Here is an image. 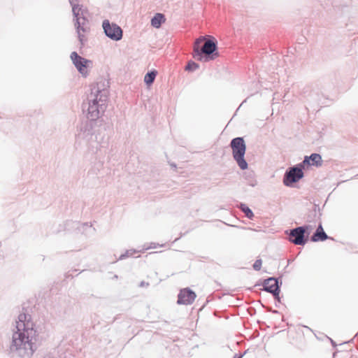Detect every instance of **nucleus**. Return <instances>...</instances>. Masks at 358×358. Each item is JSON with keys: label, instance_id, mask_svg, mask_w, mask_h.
<instances>
[{"label": "nucleus", "instance_id": "nucleus-9", "mask_svg": "<svg viewBox=\"0 0 358 358\" xmlns=\"http://www.w3.org/2000/svg\"><path fill=\"white\" fill-rule=\"evenodd\" d=\"M304 233L305 230L303 227L296 228L291 231L289 239L296 245H303L305 243Z\"/></svg>", "mask_w": 358, "mask_h": 358}, {"label": "nucleus", "instance_id": "nucleus-14", "mask_svg": "<svg viewBox=\"0 0 358 358\" xmlns=\"http://www.w3.org/2000/svg\"><path fill=\"white\" fill-rule=\"evenodd\" d=\"M166 20L165 17L162 13H157L151 20V24L155 28H159L161 24Z\"/></svg>", "mask_w": 358, "mask_h": 358}, {"label": "nucleus", "instance_id": "nucleus-17", "mask_svg": "<svg viewBox=\"0 0 358 358\" xmlns=\"http://www.w3.org/2000/svg\"><path fill=\"white\" fill-rule=\"evenodd\" d=\"M199 69V65L194 62L190 61L185 66V70L189 71H194Z\"/></svg>", "mask_w": 358, "mask_h": 358}, {"label": "nucleus", "instance_id": "nucleus-8", "mask_svg": "<svg viewBox=\"0 0 358 358\" xmlns=\"http://www.w3.org/2000/svg\"><path fill=\"white\" fill-rule=\"evenodd\" d=\"M303 176V173L301 169L292 168L285 174L283 182L285 185L289 186L292 183L299 181Z\"/></svg>", "mask_w": 358, "mask_h": 358}, {"label": "nucleus", "instance_id": "nucleus-11", "mask_svg": "<svg viewBox=\"0 0 358 358\" xmlns=\"http://www.w3.org/2000/svg\"><path fill=\"white\" fill-rule=\"evenodd\" d=\"M96 99L93 100L92 104L88 108L87 118L90 120H95L99 117V110L98 108V102L96 101L97 94L94 95Z\"/></svg>", "mask_w": 358, "mask_h": 358}, {"label": "nucleus", "instance_id": "nucleus-13", "mask_svg": "<svg viewBox=\"0 0 358 358\" xmlns=\"http://www.w3.org/2000/svg\"><path fill=\"white\" fill-rule=\"evenodd\" d=\"M327 235L324 233L322 225H320L317 229L316 232L312 237L313 241H324L327 238Z\"/></svg>", "mask_w": 358, "mask_h": 358}, {"label": "nucleus", "instance_id": "nucleus-12", "mask_svg": "<svg viewBox=\"0 0 358 358\" xmlns=\"http://www.w3.org/2000/svg\"><path fill=\"white\" fill-rule=\"evenodd\" d=\"M322 157L319 154H312L310 157H306L303 163V165H311V166H321L322 165Z\"/></svg>", "mask_w": 358, "mask_h": 358}, {"label": "nucleus", "instance_id": "nucleus-5", "mask_svg": "<svg viewBox=\"0 0 358 358\" xmlns=\"http://www.w3.org/2000/svg\"><path fill=\"white\" fill-rule=\"evenodd\" d=\"M103 28L107 36L115 41H119L122 37V29L115 24H110L108 20H104Z\"/></svg>", "mask_w": 358, "mask_h": 358}, {"label": "nucleus", "instance_id": "nucleus-3", "mask_svg": "<svg viewBox=\"0 0 358 358\" xmlns=\"http://www.w3.org/2000/svg\"><path fill=\"white\" fill-rule=\"evenodd\" d=\"M230 145L234 159L236 161L240 168L242 169H246V162L244 159L245 145L243 138L239 137L234 138Z\"/></svg>", "mask_w": 358, "mask_h": 358}, {"label": "nucleus", "instance_id": "nucleus-15", "mask_svg": "<svg viewBox=\"0 0 358 358\" xmlns=\"http://www.w3.org/2000/svg\"><path fill=\"white\" fill-rule=\"evenodd\" d=\"M157 76V71H153L150 73H148L144 78V81L147 85H150L153 83L155 77Z\"/></svg>", "mask_w": 358, "mask_h": 358}, {"label": "nucleus", "instance_id": "nucleus-19", "mask_svg": "<svg viewBox=\"0 0 358 358\" xmlns=\"http://www.w3.org/2000/svg\"><path fill=\"white\" fill-rule=\"evenodd\" d=\"M253 215V213L248 208V218H252Z\"/></svg>", "mask_w": 358, "mask_h": 358}, {"label": "nucleus", "instance_id": "nucleus-6", "mask_svg": "<svg viewBox=\"0 0 358 358\" xmlns=\"http://www.w3.org/2000/svg\"><path fill=\"white\" fill-rule=\"evenodd\" d=\"M75 26L77 30L78 39L81 45H83L84 43L87 41V34L90 30L88 22L85 17L78 18Z\"/></svg>", "mask_w": 358, "mask_h": 358}, {"label": "nucleus", "instance_id": "nucleus-10", "mask_svg": "<svg viewBox=\"0 0 358 358\" xmlns=\"http://www.w3.org/2000/svg\"><path fill=\"white\" fill-rule=\"evenodd\" d=\"M264 287L267 292L273 293L275 295L278 294L279 287L278 281L275 278H268L266 280L264 283Z\"/></svg>", "mask_w": 358, "mask_h": 358}, {"label": "nucleus", "instance_id": "nucleus-1", "mask_svg": "<svg viewBox=\"0 0 358 358\" xmlns=\"http://www.w3.org/2000/svg\"><path fill=\"white\" fill-rule=\"evenodd\" d=\"M33 327L34 324L29 320V316L25 313L19 315L16 322L17 331L13 335V345L16 349H29L33 351V336L36 332Z\"/></svg>", "mask_w": 358, "mask_h": 358}, {"label": "nucleus", "instance_id": "nucleus-4", "mask_svg": "<svg viewBox=\"0 0 358 358\" xmlns=\"http://www.w3.org/2000/svg\"><path fill=\"white\" fill-rule=\"evenodd\" d=\"M73 64L83 76H87L89 73L88 69L92 65V62L80 57L76 52H73L70 56Z\"/></svg>", "mask_w": 358, "mask_h": 358}, {"label": "nucleus", "instance_id": "nucleus-16", "mask_svg": "<svg viewBox=\"0 0 358 358\" xmlns=\"http://www.w3.org/2000/svg\"><path fill=\"white\" fill-rule=\"evenodd\" d=\"M72 4V11L73 13L76 17V20L77 21L78 18H80L79 17L80 12L81 11V7L79 5L77 4H73L72 2H71Z\"/></svg>", "mask_w": 358, "mask_h": 358}, {"label": "nucleus", "instance_id": "nucleus-18", "mask_svg": "<svg viewBox=\"0 0 358 358\" xmlns=\"http://www.w3.org/2000/svg\"><path fill=\"white\" fill-rule=\"evenodd\" d=\"M262 262L261 259H257L253 264V268L256 271H259L262 267Z\"/></svg>", "mask_w": 358, "mask_h": 358}, {"label": "nucleus", "instance_id": "nucleus-7", "mask_svg": "<svg viewBox=\"0 0 358 358\" xmlns=\"http://www.w3.org/2000/svg\"><path fill=\"white\" fill-rule=\"evenodd\" d=\"M196 295L189 288H184L180 291L178 296V303L182 305H189L194 302Z\"/></svg>", "mask_w": 358, "mask_h": 358}, {"label": "nucleus", "instance_id": "nucleus-2", "mask_svg": "<svg viewBox=\"0 0 358 358\" xmlns=\"http://www.w3.org/2000/svg\"><path fill=\"white\" fill-rule=\"evenodd\" d=\"M204 41V38H199L194 45V57L197 60L208 62L218 57L216 50V44L211 40L206 41L203 45L199 49V44Z\"/></svg>", "mask_w": 358, "mask_h": 358}, {"label": "nucleus", "instance_id": "nucleus-20", "mask_svg": "<svg viewBox=\"0 0 358 358\" xmlns=\"http://www.w3.org/2000/svg\"><path fill=\"white\" fill-rule=\"evenodd\" d=\"M243 355L241 354H236L234 358H242Z\"/></svg>", "mask_w": 358, "mask_h": 358}, {"label": "nucleus", "instance_id": "nucleus-21", "mask_svg": "<svg viewBox=\"0 0 358 358\" xmlns=\"http://www.w3.org/2000/svg\"><path fill=\"white\" fill-rule=\"evenodd\" d=\"M241 209L243 212L246 213V207L245 205H241Z\"/></svg>", "mask_w": 358, "mask_h": 358}]
</instances>
